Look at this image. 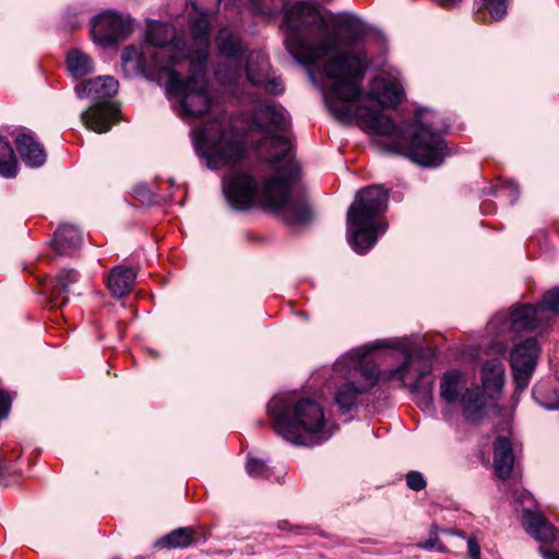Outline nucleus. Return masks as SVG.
Masks as SVG:
<instances>
[{"instance_id": "obj_1", "label": "nucleus", "mask_w": 559, "mask_h": 559, "mask_svg": "<svg viewBox=\"0 0 559 559\" xmlns=\"http://www.w3.org/2000/svg\"><path fill=\"white\" fill-rule=\"evenodd\" d=\"M367 55L362 50L337 53L325 61V105L340 121L357 119L361 128L369 133L402 140L406 136L407 128L383 115L378 106L367 105L368 102L376 100L377 105L397 106L403 98L402 86L395 80H374L371 93L360 99V84L367 70Z\"/></svg>"}, {"instance_id": "obj_2", "label": "nucleus", "mask_w": 559, "mask_h": 559, "mask_svg": "<svg viewBox=\"0 0 559 559\" xmlns=\"http://www.w3.org/2000/svg\"><path fill=\"white\" fill-rule=\"evenodd\" d=\"M298 174V166L287 163L275 175L265 178L259 188L258 181L251 175L233 170L223 178V193L234 210L269 207L280 214L287 224L304 225L312 219V211L305 197L292 195L290 188Z\"/></svg>"}, {"instance_id": "obj_3", "label": "nucleus", "mask_w": 559, "mask_h": 559, "mask_svg": "<svg viewBox=\"0 0 559 559\" xmlns=\"http://www.w3.org/2000/svg\"><path fill=\"white\" fill-rule=\"evenodd\" d=\"M285 44L304 66H312L340 50V38L330 33L318 5L305 1L295 3L285 13Z\"/></svg>"}, {"instance_id": "obj_4", "label": "nucleus", "mask_w": 559, "mask_h": 559, "mask_svg": "<svg viewBox=\"0 0 559 559\" xmlns=\"http://www.w3.org/2000/svg\"><path fill=\"white\" fill-rule=\"evenodd\" d=\"M267 414L274 431L290 443L314 447L330 438L323 409L311 399L276 395L267 404Z\"/></svg>"}, {"instance_id": "obj_5", "label": "nucleus", "mask_w": 559, "mask_h": 559, "mask_svg": "<svg viewBox=\"0 0 559 559\" xmlns=\"http://www.w3.org/2000/svg\"><path fill=\"white\" fill-rule=\"evenodd\" d=\"M389 191L381 185H372L357 191L347 211L348 241L353 249L364 254L386 230L381 215L388 207Z\"/></svg>"}, {"instance_id": "obj_6", "label": "nucleus", "mask_w": 559, "mask_h": 559, "mask_svg": "<svg viewBox=\"0 0 559 559\" xmlns=\"http://www.w3.org/2000/svg\"><path fill=\"white\" fill-rule=\"evenodd\" d=\"M381 347L400 349L404 355V360L395 368L380 371V381L397 383L400 388L408 389L412 394L417 395L419 405L428 407L432 402L433 381L430 377L431 365L423 354V348L406 338L378 341L372 345H367L369 354Z\"/></svg>"}, {"instance_id": "obj_7", "label": "nucleus", "mask_w": 559, "mask_h": 559, "mask_svg": "<svg viewBox=\"0 0 559 559\" xmlns=\"http://www.w3.org/2000/svg\"><path fill=\"white\" fill-rule=\"evenodd\" d=\"M334 377L343 379L336 385L334 400L343 412L357 407L358 399L380 381V370L371 361L367 345L348 350L333 366Z\"/></svg>"}, {"instance_id": "obj_8", "label": "nucleus", "mask_w": 559, "mask_h": 559, "mask_svg": "<svg viewBox=\"0 0 559 559\" xmlns=\"http://www.w3.org/2000/svg\"><path fill=\"white\" fill-rule=\"evenodd\" d=\"M550 312H559V287L549 289L540 304L514 307L509 317L496 316L489 323L490 329H498L497 350L501 354L508 349L507 338L502 337L506 330L509 333L536 331L547 326L551 321Z\"/></svg>"}, {"instance_id": "obj_9", "label": "nucleus", "mask_w": 559, "mask_h": 559, "mask_svg": "<svg viewBox=\"0 0 559 559\" xmlns=\"http://www.w3.org/2000/svg\"><path fill=\"white\" fill-rule=\"evenodd\" d=\"M119 83L110 75L88 80L76 87L79 97H88L94 104L81 114L84 126L96 132L106 133L119 118V108L110 102L118 92Z\"/></svg>"}, {"instance_id": "obj_10", "label": "nucleus", "mask_w": 559, "mask_h": 559, "mask_svg": "<svg viewBox=\"0 0 559 559\" xmlns=\"http://www.w3.org/2000/svg\"><path fill=\"white\" fill-rule=\"evenodd\" d=\"M190 75L183 81L175 69L167 74L166 94L169 98H179L174 109L181 118H200L211 106L207 94L205 67H190Z\"/></svg>"}, {"instance_id": "obj_11", "label": "nucleus", "mask_w": 559, "mask_h": 559, "mask_svg": "<svg viewBox=\"0 0 559 559\" xmlns=\"http://www.w3.org/2000/svg\"><path fill=\"white\" fill-rule=\"evenodd\" d=\"M252 122L264 134L258 144L259 151L265 153L272 164L284 159L290 148L288 139L284 135L289 128L285 109L274 103L260 104L252 111Z\"/></svg>"}, {"instance_id": "obj_12", "label": "nucleus", "mask_w": 559, "mask_h": 559, "mask_svg": "<svg viewBox=\"0 0 559 559\" xmlns=\"http://www.w3.org/2000/svg\"><path fill=\"white\" fill-rule=\"evenodd\" d=\"M197 151L207 159V166L217 169L242 159L243 145L238 140L227 139L224 118L209 122L200 132Z\"/></svg>"}, {"instance_id": "obj_13", "label": "nucleus", "mask_w": 559, "mask_h": 559, "mask_svg": "<svg viewBox=\"0 0 559 559\" xmlns=\"http://www.w3.org/2000/svg\"><path fill=\"white\" fill-rule=\"evenodd\" d=\"M430 111L420 109L415 115V132L411 138L409 158L424 167L440 166L447 155L444 140L433 130L437 124L429 118Z\"/></svg>"}, {"instance_id": "obj_14", "label": "nucleus", "mask_w": 559, "mask_h": 559, "mask_svg": "<svg viewBox=\"0 0 559 559\" xmlns=\"http://www.w3.org/2000/svg\"><path fill=\"white\" fill-rule=\"evenodd\" d=\"M146 46L155 56L169 63V71L186 61V41L177 35L176 28L167 23L150 21L145 34Z\"/></svg>"}, {"instance_id": "obj_15", "label": "nucleus", "mask_w": 559, "mask_h": 559, "mask_svg": "<svg viewBox=\"0 0 559 559\" xmlns=\"http://www.w3.org/2000/svg\"><path fill=\"white\" fill-rule=\"evenodd\" d=\"M219 57L223 58L215 71L216 79L224 84H235L242 75V63L248 55L241 39L228 27H222L215 38Z\"/></svg>"}, {"instance_id": "obj_16", "label": "nucleus", "mask_w": 559, "mask_h": 559, "mask_svg": "<svg viewBox=\"0 0 559 559\" xmlns=\"http://www.w3.org/2000/svg\"><path fill=\"white\" fill-rule=\"evenodd\" d=\"M132 31L133 21L130 16L115 11H105L93 20V39L103 47H109L123 40Z\"/></svg>"}, {"instance_id": "obj_17", "label": "nucleus", "mask_w": 559, "mask_h": 559, "mask_svg": "<svg viewBox=\"0 0 559 559\" xmlns=\"http://www.w3.org/2000/svg\"><path fill=\"white\" fill-rule=\"evenodd\" d=\"M538 342L528 337L514 345L510 354V365L514 383L520 391L527 388L539 355Z\"/></svg>"}, {"instance_id": "obj_18", "label": "nucleus", "mask_w": 559, "mask_h": 559, "mask_svg": "<svg viewBox=\"0 0 559 559\" xmlns=\"http://www.w3.org/2000/svg\"><path fill=\"white\" fill-rule=\"evenodd\" d=\"M243 61H246V78L252 86L263 87L266 93L272 95L281 94L284 91L282 80L270 75V61L263 51H249Z\"/></svg>"}, {"instance_id": "obj_19", "label": "nucleus", "mask_w": 559, "mask_h": 559, "mask_svg": "<svg viewBox=\"0 0 559 559\" xmlns=\"http://www.w3.org/2000/svg\"><path fill=\"white\" fill-rule=\"evenodd\" d=\"M154 51L150 50V46H128L121 53V66L128 75L135 73L155 74L169 73V63L158 59Z\"/></svg>"}, {"instance_id": "obj_20", "label": "nucleus", "mask_w": 559, "mask_h": 559, "mask_svg": "<svg viewBox=\"0 0 559 559\" xmlns=\"http://www.w3.org/2000/svg\"><path fill=\"white\" fill-rule=\"evenodd\" d=\"M524 526L526 532L539 543H554V550L539 548V552L544 559H559V537L555 526L538 513L524 511Z\"/></svg>"}, {"instance_id": "obj_21", "label": "nucleus", "mask_w": 559, "mask_h": 559, "mask_svg": "<svg viewBox=\"0 0 559 559\" xmlns=\"http://www.w3.org/2000/svg\"><path fill=\"white\" fill-rule=\"evenodd\" d=\"M210 22L204 17H198L191 25V34L195 45L194 50L186 48V60L190 67H205L210 49Z\"/></svg>"}, {"instance_id": "obj_22", "label": "nucleus", "mask_w": 559, "mask_h": 559, "mask_svg": "<svg viewBox=\"0 0 559 559\" xmlns=\"http://www.w3.org/2000/svg\"><path fill=\"white\" fill-rule=\"evenodd\" d=\"M514 465V454L511 441L506 437H498L493 442V469L501 479L511 476Z\"/></svg>"}, {"instance_id": "obj_23", "label": "nucleus", "mask_w": 559, "mask_h": 559, "mask_svg": "<svg viewBox=\"0 0 559 559\" xmlns=\"http://www.w3.org/2000/svg\"><path fill=\"white\" fill-rule=\"evenodd\" d=\"M15 146L22 160L29 167H40L46 162L44 147L33 135L21 133L15 138Z\"/></svg>"}, {"instance_id": "obj_24", "label": "nucleus", "mask_w": 559, "mask_h": 559, "mask_svg": "<svg viewBox=\"0 0 559 559\" xmlns=\"http://www.w3.org/2000/svg\"><path fill=\"white\" fill-rule=\"evenodd\" d=\"M481 382L484 391L490 396L495 397L504 384V366L499 358H492L481 367Z\"/></svg>"}, {"instance_id": "obj_25", "label": "nucleus", "mask_w": 559, "mask_h": 559, "mask_svg": "<svg viewBox=\"0 0 559 559\" xmlns=\"http://www.w3.org/2000/svg\"><path fill=\"white\" fill-rule=\"evenodd\" d=\"M81 231L73 225L64 224L55 233L53 247L58 254L71 255L82 245Z\"/></svg>"}, {"instance_id": "obj_26", "label": "nucleus", "mask_w": 559, "mask_h": 559, "mask_svg": "<svg viewBox=\"0 0 559 559\" xmlns=\"http://www.w3.org/2000/svg\"><path fill=\"white\" fill-rule=\"evenodd\" d=\"M135 277L136 274L132 269L121 265L116 266L107 278L108 289L114 297H123L131 292Z\"/></svg>"}, {"instance_id": "obj_27", "label": "nucleus", "mask_w": 559, "mask_h": 559, "mask_svg": "<svg viewBox=\"0 0 559 559\" xmlns=\"http://www.w3.org/2000/svg\"><path fill=\"white\" fill-rule=\"evenodd\" d=\"M463 413L471 421H478L485 415L486 396L478 388L466 389L460 399Z\"/></svg>"}, {"instance_id": "obj_28", "label": "nucleus", "mask_w": 559, "mask_h": 559, "mask_svg": "<svg viewBox=\"0 0 559 559\" xmlns=\"http://www.w3.org/2000/svg\"><path fill=\"white\" fill-rule=\"evenodd\" d=\"M195 531L192 527H180L159 538L155 546L159 549L187 548L193 544Z\"/></svg>"}, {"instance_id": "obj_29", "label": "nucleus", "mask_w": 559, "mask_h": 559, "mask_svg": "<svg viewBox=\"0 0 559 559\" xmlns=\"http://www.w3.org/2000/svg\"><path fill=\"white\" fill-rule=\"evenodd\" d=\"M463 386V376L460 371L445 372L440 381V396L449 405L459 401Z\"/></svg>"}, {"instance_id": "obj_30", "label": "nucleus", "mask_w": 559, "mask_h": 559, "mask_svg": "<svg viewBox=\"0 0 559 559\" xmlns=\"http://www.w3.org/2000/svg\"><path fill=\"white\" fill-rule=\"evenodd\" d=\"M17 170V159L10 142L0 135V176L13 178Z\"/></svg>"}, {"instance_id": "obj_31", "label": "nucleus", "mask_w": 559, "mask_h": 559, "mask_svg": "<svg viewBox=\"0 0 559 559\" xmlns=\"http://www.w3.org/2000/svg\"><path fill=\"white\" fill-rule=\"evenodd\" d=\"M67 66L71 74L75 78L85 76L93 71L91 58L76 50L69 52Z\"/></svg>"}, {"instance_id": "obj_32", "label": "nucleus", "mask_w": 559, "mask_h": 559, "mask_svg": "<svg viewBox=\"0 0 559 559\" xmlns=\"http://www.w3.org/2000/svg\"><path fill=\"white\" fill-rule=\"evenodd\" d=\"M78 278L79 273L75 270L60 271L55 280L53 293L58 295L68 293L70 285L75 283Z\"/></svg>"}, {"instance_id": "obj_33", "label": "nucleus", "mask_w": 559, "mask_h": 559, "mask_svg": "<svg viewBox=\"0 0 559 559\" xmlns=\"http://www.w3.org/2000/svg\"><path fill=\"white\" fill-rule=\"evenodd\" d=\"M341 27L347 32L354 40L361 38L367 29L364 22L354 15H348L341 21Z\"/></svg>"}, {"instance_id": "obj_34", "label": "nucleus", "mask_w": 559, "mask_h": 559, "mask_svg": "<svg viewBox=\"0 0 559 559\" xmlns=\"http://www.w3.org/2000/svg\"><path fill=\"white\" fill-rule=\"evenodd\" d=\"M485 9L496 21L501 20L507 13V0H483Z\"/></svg>"}, {"instance_id": "obj_35", "label": "nucleus", "mask_w": 559, "mask_h": 559, "mask_svg": "<svg viewBox=\"0 0 559 559\" xmlns=\"http://www.w3.org/2000/svg\"><path fill=\"white\" fill-rule=\"evenodd\" d=\"M247 472L252 477H263L266 474V465L263 461L254 457H249L247 465Z\"/></svg>"}, {"instance_id": "obj_36", "label": "nucleus", "mask_w": 559, "mask_h": 559, "mask_svg": "<svg viewBox=\"0 0 559 559\" xmlns=\"http://www.w3.org/2000/svg\"><path fill=\"white\" fill-rule=\"evenodd\" d=\"M406 483L408 488L415 491L423 490L427 486L426 479L424 478L423 474L417 471L409 472L406 475Z\"/></svg>"}, {"instance_id": "obj_37", "label": "nucleus", "mask_w": 559, "mask_h": 559, "mask_svg": "<svg viewBox=\"0 0 559 559\" xmlns=\"http://www.w3.org/2000/svg\"><path fill=\"white\" fill-rule=\"evenodd\" d=\"M420 548H424L426 550L437 549L440 552L445 551V547L440 543V539L438 538L437 533H432L429 537V539L419 544Z\"/></svg>"}, {"instance_id": "obj_38", "label": "nucleus", "mask_w": 559, "mask_h": 559, "mask_svg": "<svg viewBox=\"0 0 559 559\" xmlns=\"http://www.w3.org/2000/svg\"><path fill=\"white\" fill-rule=\"evenodd\" d=\"M467 548H468V556L471 559H481L480 558V546L475 538L469 537L467 539Z\"/></svg>"}, {"instance_id": "obj_39", "label": "nucleus", "mask_w": 559, "mask_h": 559, "mask_svg": "<svg viewBox=\"0 0 559 559\" xmlns=\"http://www.w3.org/2000/svg\"><path fill=\"white\" fill-rule=\"evenodd\" d=\"M11 407V401L10 399L0 393V419H3L8 416Z\"/></svg>"}, {"instance_id": "obj_40", "label": "nucleus", "mask_w": 559, "mask_h": 559, "mask_svg": "<svg viewBox=\"0 0 559 559\" xmlns=\"http://www.w3.org/2000/svg\"><path fill=\"white\" fill-rule=\"evenodd\" d=\"M555 394L556 401L552 404L546 406L548 409H559V384L558 388L555 389Z\"/></svg>"}, {"instance_id": "obj_41", "label": "nucleus", "mask_w": 559, "mask_h": 559, "mask_svg": "<svg viewBox=\"0 0 559 559\" xmlns=\"http://www.w3.org/2000/svg\"><path fill=\"white\" fill-rule=\"evenodd\" d=\"M290 526V524L287 522V521H282L278 523V528L280 530H288Z\"/></svg>"}, {"instance_id": "obj_42", "label": "nucleus", "mask_w": 559, "mask_h": 559, "mask_svg": "<svg viewBox=\"0 0 559 559\" xmlns=\"http://www.w3.org/2000/svg\"><path fill=\"white\" fill-rule=\"evenodd\" d=\"M3 465H2V462L0 461V476L2 475V472H3Z\"/></svg>"}, {"instance_id": "obj_43", "label": "nucleus", "mask_w": 559, "mask_h": 559, "mask_svg": "<svg viewBox=\"0 0 559 559\" xmlns=\"http://www.w3.org/2000/svg\"><path fill=\"white\" fill-rule=\"evenodd\" d=\"M457 536L463 537L462 533H455Z\"/></svg>"}]
</instances>
